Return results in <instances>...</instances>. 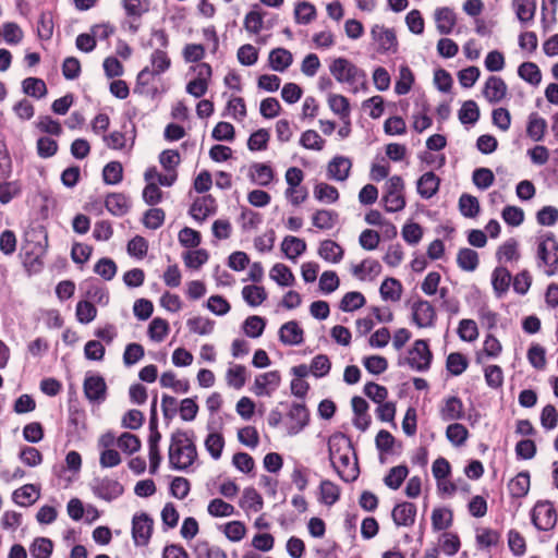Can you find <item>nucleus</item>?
Instances as JSON below:
<instances>
[{
	"label": "nucleus",
	"instance_id": "obj_1",
	"mask_svg": "<svg viewBox=\"0 0 558 558\" xmlns=\"http://www.w3.org/2000/svg\"><path fill=\"white\" fill-rule=\"evenodd\" d=\"M329 460L344 482H353L359 476L357 459L351 440L343 434H335L328 440Z\"/></svg>",
	"mask_w": 558,
	"mask_h": 558
},
{
	"label": "nucleus",
	"instance_id": "obj_2",
	"mask_svg": "<svg viewBox=\"0 0 558 558\" xmlns=\"http://www.w3.org/2000/svg\"><path fill=\"white\" fill-rule=\"evenodd\" d=\"M168 458L170 466L179 471L186 470L194 463L197 458L196 447L185 432L172 433Z\"/></svg>",
	"mask_w": 558,
	"mask_h": 558
},
{
	"label": "nucleus",
	"instance_id": "obj_3",
	"mask_svg": "<svg viewBox=\"0 0 558 558\" xmlns=\"http://www.w3.org/2000/svg\"><path fill=\"white\" fill-rule=\"evenodd\" d=\"M329 71L337 82L348 84L354 94L366 88L365 72L345 58L333 59L329 65Z\"/></svg>",
	"mask_w": 558,
	"mask_h": 558
},
{
	"label": "nucleus",
	"instance_id": "obj_4",
	"mask_svg": "<svg viewBox=\"0 0 558 558\" xmlns=\"http://www.w3.org/2000/svg\"><path fill=\"white\" fill-rule=\"evenodd\" d=\"M538 267H545L548 277L558 274V241L553 233L539 238L537 244Z\"/></svg>",
	"mask_w": 558,
	"mask_h": 558
},
{
	"label": "nucleus",
	"instance_id": "obj_5",
	"mask_svg": "<svg viewBox=\"0 0 558 558\" xmlns=\"http://www.w3.org/2000/svg\"><path fill=\"white\" fill-rule=\"evenodd\" d=\"M381 202L387 213H398L404 209L407 205L404 181L400 175H392L387 180Z\"/></svg>",
	"mask_w": 558,
	"mask_h": 558
},
{
	"label": "nucleus",
	"instance_id": "obj_6",
	"mask_svg": "<svg viewBox=\"0 0 558 558\" xmlns=\"http://www.w3.org/2000/svg\"><path fill=\"white\" fill-rule=\"evenodd\" d=\"M432 352L425 340H416L409 350L405 363L414 371L424 372L429 368Z\"/></svg>",
	"mask_w": 558,
	"mask_h": 558
},
{
	"label": "nucleus",
	"instance_id": "obj_7",
	"mask_svg": "<svg viewBox=\"0 0 558 558\" xmlns=\"http://www.w3.org/2000/svg\"><path fill=\"white\" fill-rule=\"evenodd\" d=\"M90 488L96 497L108 502L119 498L124 492L120 482L109 477L95 478Z\"/></svg>",
	"mask_w": 558,
	"mask_h": 558
},
{
	"label": "nucleus",
	"instance_id": "obj_8",
	"mask_svg": "<svg viewBox=\"0 0 558 558\" xmlns=\"http://www.w3.org/2000/svg\"><path fill=\"white\" fill-rule=\"evenodd\" d=\"M310 414L302 403H293L286 417V428L289 436H295L308 424Z\"/></svg>",
	"mask_w": 558,
	"mask_h": 558
},
{
	"label": "nucleus",
	"instance_id": "obj_9",
	"mask_svg": "<svg viewBox=\"0 0 558 558\" xmlns=\"http://www.w3.org/2000/svg\"><path fill=\"white\" fill-rule=\"evenodd\" d=\"M557 515L550 502H537L532 512V522L537 530L549 531L556 524Z\"/></svg>",
	"mask_w": 558,
	"mask_h": 558
},
{
	"label": "nucleus",
	"instance_id": "obj_10",
	"mask_svg": "<svg viewBox=\"0 0 558 558\" xmlns=\"http://www.w3.org/2000/svg\"><path fill=\"white\" fill-rule=\"evenodd\" d=\"M281 376L278 371L258 375L253 385V392L258 397H270L280 386Z\"/></svg>",
	"mask_w": 558,
	"mask_h": 558
},
{
	"label": "nucleus",
	"instance_id": "obj_11",
	"mask_svg": "<svg viewBox=\"0 0 558 558\" xmlns=\"http://www.w3.org/2000/svg\"><path fill=\"white\" fill-rule=\"evenodd\" d=\"M413 323L420 328L432 327L436 319L434 306L425 300H418L411 306Z\"/></svg>",
	"mask_w": 558,
	"mask_h": 558
},
{
	"label": "nucleus",
	"instance_id": "obj_12",
	"mask_svg": "<svg viewBox=\"0 0 558 558\" xmlns=\"http://www.w3.org/2000/svg\"><path fill=\"white\" fill-rule=\"evenodd\" d=\"M371 36L377 45L379 52H396L398 41L392 29L381 25H374L371 29Z\"/></svg>",
	"mask_w": 558,
	"mask_h": 558
},
{
	"label": "nucleus",
	"instance_id": "obj_13",
	"mask_svg": "<svg viewBox=\"0 0 558 558\" xmlns=\"http://www.w3.org/2000/svg\"><path fill=\"white\" fill-rule=\"evenodd\" d=\"M153 532V520L146 514H135L132 520V536L135 545L144 546L149 542Z\"/></svg>",
	"mask_w": 558,
	"mask_h": 558
},
{
	"label": "nucleus",
	"instance_id": "obj_14",
	"mask_svg": "<svg viewBox=\"0 0 558 558\" xmlns=\"http://www.w3.org/2000/svg\"><path fill=\"white\" fill-rule=\"evenodd\" d=\"M210 76L211 66L208 63H201L197 66V77L189 82L186 92L195 98L204 96L207 93Z\"/></svg>",
	"mask_w": 558,
	"mask_h": 558
},
{
	"label": "nucleus",
	"instance_id": "obj_15",
	"mask_svg": "<svg viewBox=\"0 0 558 558\" xmlns=\"http://www.w3.org/2000/svg\"><path fill=\"white\" fill-rule=\"evenodd\" d=\"M151 70L148 68L143 69L137 75V82L147 84V77L150 74L158 75L167 71L170 66V59L167 53L162 50H155L150 58Z\"/></svg>",
	"mask_w": 558,
	"mask_h": 558
},
{
	"label": "nucleus",
	"instance_id": "obj_16",
	"mask_svg": "<svg viewBox=\"0 0 558 558\" xmlns=\"http://www.w3.org/2000/svg\"><path fill=\"white\" fill-rule=\"evenodd\" d=\"M83 388L86 398L92 402L100 403L106 399L107 385L101 376H87L84 380Z\"/></svg>",
	"mask_w": 558,
	"mask_h": 558
},
{
	"label": "nucleus",
	"instance_id": "obj_17",
	"mask_svg": "<svg viewBox=\"0 0 558 558\" xmlns=\"http://www.w3.org/2000/svg\"><path fill=\"white\" fill-rule=\"evenodd\" d=\"M352 161L344 156L333 157L327 165V178L338 182H344L351 172Z\"/></svg>",
	"mask_w": 558,
	"mask_h": 558
},
{
	"label": "nucleus",
	"instance_id": "obj_18",
	"mask_svg": "<svg viewBox=\"0 0 558 558\" xmlns=\"http://www.w3.org/2000/svg\"><path fill=\"white\" fill-rule=\"evenodd\" d=\"M440 418L445 422L458 421L464 417V407L458 397H449L444 400L439 409Z\"/></svg>",
	"mask_w": 558,
	"mask_h": 558
},
{
	"label": "nucleus",
	"instance_id": "obj_19",
	"mask_svg": "<svg viewBox=\"0 0 558 558\" xmlns=\"http://www.w3.org/2000/svg\"><path fill=\"white\" fill-rule=\"evenodd\" d=\"M483 94L490 104L499 102L507 94V85L501 77L490 76L485 83Z\"/></svg>",
	"mask_w": 558,
	"mask_h": 558
},
{
	"label": "nucleus",
	"instance_id": "obj_20",
	"mask_svg": "<svg viewBox=\"0 0 558 558\" xmlns=\"http://www.w3.org/2000/svg\"><path fill=\"white\" fill-rule=\"evenodd\" d=\"M303 329L295 320L283 324L279 329V339L286 345H299L303 342Z\"/></svg>",
	"mask_w": 558,
	"mask_h": 558
},
{
	"label": "nucleus",
	"instance_id": "obj_21",
	"mask_svg": "<svg viewBox=\"0 0 558 558\" xmlns=\"http://www.w3.org/2000/svg\"><path fill=\"white\" fill-rule=\"evenodd\" d=\"M392 520L398 526H411L415 521L416 507L411 502H401L392 510Z\"/></svg>",
	"mask_w": 558,
	"mask_h": 558
},
{
	"label": "nucleus",
	"instance_id": "obj_22",
	"mask_svg": "<svg viewBox=\"0 0 558 558\" xmlns=\"http://www.w3.org/2000/svg\"><path fill=\"white\" fill-rule=\"evenodd\" d=\"M436 27L439 34L448 35L452 32L457 17L452 9L448 7L438 8L434 12Z\"/></svg>",
	"mask_w": 558,
	"mask_h": 558
},
{
	"label": "nucleus",
	"instance_id": "obj_23",
	"mask_svg": "<svg viewBox=\"0 0 558 558\" xmlns=\"http://www.w3.org/2000/svg\"><path fill=\"white\" fill-rule=\"evenodd\" d=\"M248 177L253 183L267 186L274 180L275 173L269 165L255 162L250 167Z\"/></svg>",
	"mask_w": 558,
	"mask_h": 558
},
{
	"label": "nucleus",
	"instance_id": "obj_24",
	"mask_svg": "<svg viewBox=\"0 0 558 558\" xmlns=\"http://www.w3.org/2000/svg\"><path fill=\"white\" fill-rule=\"evenodd\" d=\"M214 209L215 199L210 195H207L194 201L190 208V214L195 220L203 222L214 213Z\"/></svg>",
	"mask_w": 558,
	"mask_h": 558
},
{
	"label": "nucleus",
	"instance_id": "obj_25",
	"mask_svg": "<svg viewBox=\"0 0 558 558\" xmlns=\"http://www.w3.org/2000/svg\"><path fill=\"white\" fill-rule=\"evenodd\" d=\"M135 135L128 137L125 133L113 131L108 135L102 136L106 146L114 150L130 151L134 145Z\"/></svg>",
	"mask_w": 558,
	"mask_h": 558
},
{
	"label": "nucleus",
	"instance_id": "obj_26",
	"mask_svg": "<svg viewBox=\"0 0 558 558\" xmlns=\"http://www.w3.org/2000/svg\"><path fill=\"white\" fill-rule=\"evenodd\" d=\"M511 7L520 23L533 22L536 13V0H512Z\"/></svg>",
	"mask_w": 558,
	"mask_h": 558
},
{
	"label": "nucleus",
	"instance_id": "obj_27",
	"mask_svg": "<svg viewBox=\"0 0 558 558\" xmlns=\"http://www.w3.org/2000/svg\"><path fill=\"white\" fill-rule=\"evenodd\" d=\"M439 184L440 179L434 172L428 171L417 180V193L421 197L428 199L438 192Z\"/></svg>",
	"mask_w": 558,
	"mask_h": 558
},
{
	"label": "nucleus",
	"instance_id": "obj_28",
	"mask_svg": "<svg viewBox=\"0 0 558 558\" xmlns=\"http://www.w3.org/2000/svg\"><path fill=\"white\" fill-rule=\"evenodd\" d=\"M511 274L505 267H496L492 274V284L497 298H501L509 289Z\"/></svg>",
	"mask_w": 558,
	"mask_h": 558
},
{
	"label": "nucleus",
	"instance_id": "obj_29",
	"mask_svg": "<svg viewBox=\"0 0 558 558\" xmlns=\"http://www.w3.org/2000/svg\"><path fill=\"white\" fill-rule=\"evenodd\" d=\"M268 61L274 71L283 72L291 65L293 57L289 50L276 48L270 51Z\"/></svg>",
	"mask_w": 558,
	"mask_h": 558
},
{
	"label": "nucleus",
	"instance_id": "obj_30",
	"mask_svg": "<svg viewBox=\"0 0 558 558\" xmlns=\"http://www.w3.org/2000/svg\"><path fill=\"white\" fill-rule=\"evenodd\" d=\"M281 251L287 258L295 260L306 251V242L303 239L287 235L281 243Z\"/></svg>",
	"mask_w": 558,
	"mask_h": 558
},
{
	"label": "nucleus",
	"instance_id": "obj_31",
	"mask_svg": "<svg viewBox=\"0 0 558 558\" xmlns=\"http://www.w3.org/2000/svg\"><path fill=\"white\" fill-rule=\"evenodd\" d=\"M318 255L328 263L337 264L343 257V250L335 241L324 240L319 244Z\"/></svg>",
	"mask_w": 558,
	"mask_h": 558
},
{
	"label": "nucleus",
	"instance_id": "obj_32",
	"mask_svg": "<svg viewBox=\"0 0 558 558\" xmlns=\"http://www.w3.org/2000/svg\"><path fill=\"white\" fill-rule=\"evenodd\" d=\"M105 206L113 216H123L130 209L129 198L121 193H112L106 197Z\"/></svg>",
	"mask_w": 558,
	"mask_h": 558
},
{
	"label": "nucleus",
	"instance_id": "obj_33",
	"mask_svg": "<svg viewBox=\"0 0 558 558\" xmlns=\"http://www.w3.org/2000/svg\"><path fill=\"white\" fill-rule=\"evenodd\" d=\"M547 130V122L544 118L539 117L536 112L529 116L526 125V134L534 142H539L544 138Z\"/></svg>",
	"mask_w": 558,
	"mask_h": 558
},
{
	"label": "nucleus",
	"instance_id": "obj_34",
	"mask_svg": "<svg viewBox=\"0 0 558 558\" xmlns=\"http://www.w3.org/2000/svg\"><path fill=\"white\" fill-rule=\"evenodd\" d=\"M264 506L262 496L253 487H246L240 499V507L246 511L258 512Z\"/></svg>",
	"mask_w": 558,
	"mask_h": 558
},
{
	"label": "nucleus",
	"instance_id": "obj_35",
	"mask_svg": "<svg viewBox=\"0 0 558 558\" xmlns=\"http://www.w3.org/2000/svg\"><path fill=\"white\" fill-rule=\"evenodd\" d=\"M330 110L340 117V119L350 118V102L347 97L340 94L330 93L327 97Z\"/></svg>",
	"mask_w": 558,
	"mask_h": 558
},
{
	"label": "nucleus",
	"instance_id": "obj_36",
	"mask_svg": "<svg viewBox=\"0 0 558 558\" xmlns=\"http://www.w3.org/2000/svg\"><path fill=\"white\" fill-rule=\"evenodd\" d=\"M510 495L514 498L525 496L530 489V475L527 472H521L514 476L508 484Z\"/></svg>",
	"mask_w": 558,
	"mask_h": 558
},
{
	"label": "nucleus",
	"instance_id": "obj_37",
	"mask_svg": "<svg viewBox=\"0 0 558 558\" xmlns=\"http://www.w3.org/2000/svg\"><path fill=\"white\" fill-rule=\"evenodd\" d=\"M269 277L279 286L289 287L294 282V275L291 269L284 264L278 263L272 266L269 271Z\"/></svg>",
	"mask_w": 558,
	"mask_h": 558
},
{
	"label": "nucleus",
	"instance_id": "obj_38",
	"mask_svg": "<svg viewBox=\"0 0 558 558\" xmlns=\"http://www.w3.org/2000/svg\"><path fill=\"white\" fill-rule=\"evenodd\" d=\"M452 521L453 514L448 508H435L432 512V526L435 531L447 530Z\"/></svg>",
	"mask_w": 558,
	"mask_h": 558
},
{
	"label": "nucleus",
	"instance_id": "obj_39",
	"mask_svg": "<svg viewBox=\"0 0 558 558\" xmlns=\"http://www.w3.org/2000/svg\"><path fill=\"white\" fill-rule=\"evenodd\" d=\"M337 220L338 214L328 209H319L312 217L313 225L322 230L332 229Z\"/></svg>",
	"mask_w": 558,
	"mask_h": 558
},
{
	"label": "nucleus",
	"instance_id": "obj_40",
	"mask_svg": "<svg viewBox=\"0 0 558 558\" xmlns=\"http://www.w3.org/2000/svg\"><path fill=\"white\" fill-rule=\"evenodd\" d=\"M242 296L250 306L256 307L267 299V293L264 287L252 284L242 289Z\"/></svg>",
	"mask_w": 558,
	"mask_h": 558
},
{
	"label": "nucleus",
	"instance_id": "obj_41",
	"mask_svg": "<svg viewBox=\"0 0 558 558\" xmlns=\"http://www.w3.org/2000/svg\"><path fill=\"white\" fill-rule=\"evenodd\" d=\"M23 92L32 97L40 99L47 95L46 83L41 78L27 77L22 82Z\"/></svg>",
	"mask_w": 558,
	"mask_h": 558
},
{
	"label": "nucleus",
	"instance_id": "obj_42",
	"mask_svg": "<svg viewBox=\"0 0 558 558\" xmlns=\"http://www.w3.org/2000/svg\"><path fill=\"white\" fill-rule=\"evenodd\" d=\"M160 385L163 388H171L174 392L186 393L190 389V384L185 379H178L173 372H165L160 376Z\"/></svg>",
	"mask_w": 558,
	"mask_h": 558
},
{
	"label": "nucleus",
	"instance_id": "obj_43",
	"mask_svg": "<svg viewBox=\"0 0 558 558\" xmlns=\"http://www.w3.org/2000/svg\"><path fill=\"white\" fill-rule=\"evenodd\" d=\"M457 263L465 271H473L478 266V254L472 248H461L458 252Z\"/></svg>",
	"mask_w": 558,
	"mask_h": 558
},
{
	"label": "nucleus",
	"instance_id": "obj_44",
	"mask_svg": "<svg viewBox=\"0 0 558 558\" xmlns=\"http://www.w3.org/2000/svg\"><path fill=\"white\" fill-rule=\"evenodd\" d=\"M319 495L323 504L332 506L340 497V488L331 481L325 480L320 483Z\"/></svg>",
	"mask_w": 558,
	"mask_h": 558
},
{
	"label": "nucleus",
	"instance_id": "obj_45",
	"mask_svg": "<svg viewBox=\"0 0 558 558\" xmlns=\"http://www.w3.org/2000/svg\"><path fill=\"white\" fill-rule=\"evenodd\" d=\"M314 196L322 203L332 204L338 201L339 192L335 186L320 182L314 187Z\"/></svg>",
	"mask_w": 558,
	"mask_h": 558
},
{
	"label": "nucleus",
	"instance_id": "obj_46",
	"mask_svg": "<svg viewBox=\"0 0 558 558\" xmlns=\"http://www.w3.org/2000/svg\"><path fill=\"white\" fill-rule=\"evenodd\" d=\"M459 210L466 218H475L480 213V202L473 195L462 194L459 198Z\"/></svg>",
	"mask_w": 558,
	"mask_h": 558
},
{
	"label": "nucleus",
	"instance_id": "obj_47",
	"mask_svg": "<svg viewBox=\"0 0 558 558\" xmlns=\"http://www.w3.org/2000/svg\"><path fill=\"white\" fill-rule=\"evenodd\" d=\"M295 21L299 24H308L316 17V9L314 4L307 1H300L294 8Z\"/></svg>",
	"mask_w": 558,
	"mask_h": 558
},
{
	"label": "nucleus",
	"instance_id": "obj_48",
	"mask_svg": "<svg viewBox=\"0 0 558 558\" xmlns=\"http://www.w3.org/2000/svg\"><path fill=\"white\" fill-rule=\"evenodd\" d=\"M496 257L499 262H511L520 258L518 251V242L514 239H509L502 243L496 253Z\"/></svg>",
	"mask_w": 558,
	"mask_h": 558
},
{
	"label": "nucleus",
	"instance_id": "obj_49",
	"mask_svg": "<svg viewBox=\"0 0 558 558\" xmlns=\"http://www.w3.org/2000/svg\"><path fill=\"white\" fill-rule=\"evenodd\" d=\"M519 76L525 82L536 86L542 81V73L533 62H523L518 69Z\"/></svg>",
	"mask_w": 558,
	"mask_h": 558
},
{
	"label": "nucleus",
	"instance_id": "obj_50",
	"mask_svg": "<svg viewBox=\"0 0 558 558\" xmlns=\"http://www.w3.org/2000/svg\"><path fill=\"white\" fill-rule=\"evenodd\" d=\"M169 333V324L166 319L155 317L148 326V336L153 341L161 342Z\"/></svg>",
	"mask_w": 558,
	"mask_h": 558
},
{
	"label": "nucleus",
	"instance_id": "obj_51",
	"mask_svg": "<svg viewBox=\"0 0 558 558\" xmlns=\"http://www.w3.org/2000/svg\"><path fill=\"white\" fill-rule=\"evenodd\" d=\"M408 474L409 470L405 465L393 466L385 476L384 483L391 489H398L402 485Z\"/></svg>",
	"mask_w": 558,
	"mask_h": 558
},
{
	"label": "nucleus",
	"instance_id": "obj_52",
	"mask_svg": "<svg viewBox=\"0 0 558 558\" xmlns=\"http://www.w3.org/2000/svg\"><path fill=\"white\" fill-rule=\"evenodd\" d=\"M414 82V76L411 69L408 65L400 66L399 70V78L395 85V92L398 95H405L410 92L412 84Z\"/></svg>",
	"mask_w": 558,
	"mask_h": 558
},
{
	"label": "nucleus",
	"instance_id": "obj_53",
	"mask_svg": "<svg viewBox=\"0 0 558 558\" xmlns=\"http://www.w3.org/2000/svg\"><path fill=\"white\" fill-rule=\"evenodd\" d=\"M446 437L453 446L460 447L466 441L469 432L462 424L452 423L446 429Z\"/></svg>",
	"mask_w": 558,
	"mask_h": 558
},
{
	"label": "nucleus",
	"instance_id": "obj_54",
	"mask_svg": "<svg viewBox=\"0 0 558 558\" xmlns=\"http://www.w3.org/2000/svg\"><path fill=\"white\" fill-rule=\"evenodd\" d=\"M266 322L260 316H250L243 323V331L250 338H258L263 335Z\"/></svg>",
	"mask_w": 558,
	"mask_h": 558
},
{
	"label": "nucleus",
	"instance_id": "obj_55",
	"mask_svg": "<svg viewBox=\"0 0 558 558\" xmlns=\"http://www.w3.org/2000/svg\"><path fill=\"white\" fill-rule=\"evenodd\" d=\"M14 501L20 506H28L36 501L38 492L33 484H27L16 489L13 494Z\"/></svg>",
	"mask_w": 558,
	"mask_h": 558
},
{
	"label": "nucleus",
	"instance_id": "obj_56",
	"mask_svg": "<svg viewBox=\"0 0 558 558\" xmlns=\"http://www.w3.org/2000/svg\"><path fill=\"white\" fill-rule=\"evenodd\" d=\"M245 374L246 368L243 365H232L226 374L227 384L235 389H241L246 380Z\"/></svg>",
	"mask_w": 558,
	"mask_h": 558
},
{
	"label": "nucleus",
	"instance_id": "obj_57",
	"mask_svg": "<svg viewBox=\"0 0 558 558\" xmlns=\"http://www.w3.org/2000/svg\"><path fill=\"white\" fill-rule=\"evenodd\" d=\"M207 511L211 517L225 518L232 515L235 509L231 504L226 502L220 498H215L208 504Z\"/></svg>",
	"mask_w": 558,
	"mask_h": 558
},
{
	"label": "nucleus",
	"instance_id": "obj_58",
	"mask_svg": "<svg viewBox=\"0 0 558 558\" xmlns=\"http://www.w3.org/2000/svg\"><path fill=\"white\" fill-rule=\"evenodd\" d=\"M22 192V185L19 181L0 182V203L9 204L13 198L17 197Z\"/></svg>",
	"mask_w": 558,
	"mask_h": 558
},
{
	"label": "nucleus",
	"instance_id": "obj_59",
	"mask_svg": "<svg viewBox=\"0 0 558 558\" xmlns=\"http://www.w3.org/2000/svg\"><path fill=\"white\" fill-rule=\"evenodd\" d=\"M195 558H227L226 553L217 546H210L206 541L196 543Z\"/></svg>",
	"mask_w": 558,
	"mask_h": 558
},
{
	"label": "nucleus",
	"instance_id": "obj_60",
	"mask_svg": "<svg viewBox=\"0 0 558 558\" xmlns=\"http://www.w3.org/2000/svg\"><path fill=\"white\" fill-rule=\"evenodd\" d=\"M300 145L305 149L320 151L325 146V141L314 130H306L300 137Z\"/></svg>",
	"mask_w": 558,
	"mask_h": 558
},
{
	"label": "nucleus",
	"instance_id": "obj_61",
	"mask_svg": "<svg viewBox=\"0 0 558 558\" xmlns=\"http://www.w3.org/2000/svg\"><path fill=\"white\" fill-rule=\"evenodd\" d=\"M480 119V109L474 100H466L459 110V120L463 124H474Z\"/></svg>",
	"mask_w": 558,
	"mask_h": 558
},
{
	"label": "nucleus",
	"instance_id": "obj_62",
	"mask_svg": "<svg viewBox=\"0 0 558 558\" xmlns=\"http://www.w3.org/2000/svg\"><path fill=\"white\" fill-rule=\"evenodd\" d=\"M102 178L106 184H118L123 179V168L121 162L111 161L102 170Z\"/></svg>",
	"mask_w": 558,
	"mask_h": 558
},
{
	"label": "nucleus",
	"instance_id": "obj_63",
	"mask_svg": "<svg viewBox=\"0 0 558 558\" xmlns=\"http://www.w3.org/2000/svg\"><path fill=\"white\" fill-rule=\"evenodd\" d=\"M186 325L191 332L201 336L209 335L214 330V322L202 316L187 319Z\"/></svg>",
	"mask_w": 558,
	"mask_h": 558
},
{
	"label": "nucleus",
	"instance_id": "obj_64",
	"mask_svg": "<svg viewBox=\"0 0 558 558\" xmlns=\"http://www.w3.org/2000/svg\"><path fill=\"white\" fill-rule=\"evenodd\" d=\"M53 544L49 538L38 537L31 546V554L34 558H49Z\"/></svg>",
	"mask_w": 558,
	"mask_h": 558
}]
</instances>
